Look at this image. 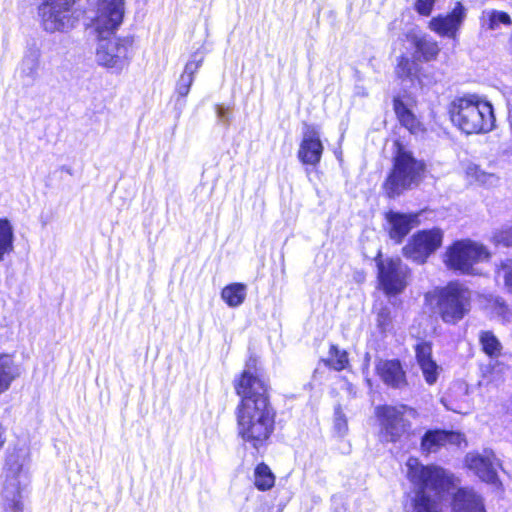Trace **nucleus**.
<instances>
[{"mask_svg": "<svg viewBox=\"0 0 512 512\" xmlns=\"http://www.w3.org/2000/svg\"><path fill=\"white\" fill-rule=\"evenodd\" d=\"M92 22L99 35L112 33L124 17V0H99L93 11Z\"/></svg>", "mask_w": 512, "mask_h": 512, "instance_id": "13", "label": "nucleus"}, {"mask_svg": "<svg viewBox=\"0 0 512 512\" xmlns=\"http://www.w3.org/2000/svg\"><path fill=\"white\" fill-rule=\"evenodd\" d=\"M324 146L319 130L312 125H305L297 157L304 165L316 166L320 163Z\"/></svg>", "mask_w": 512, "mask_h": 512, "instance_id": "15", "label": "nucleus"}, {"mask_svg": "<svg viewBox=\"0 0 512 512\" xmlns=\"http://www.w3.org/2000/svg\"><path fill=\"white\" fill-rule=\"evenodd\" d=\"M448 113L453 126L466 135L487 134L496 127L492 104L478 94L455 97Z\"/></svg>", "mask_w": 512, "mask_h": 512, "instance_id": "3", "label": "nucleus"}, {"mask_svg": "<svg viewBox=\"0 0 512 512\" xmlns=\"http://www.w3.org/2000/svg\"><path fill=\"white\" fill-rule=\"evenodd\" d=\"M443 241V231L439 228L422 230L415 233L403 247V255L413 262L423 264Z\"/></svg>", "mask_w": 512, "mask_h": 512, "instance_id": "11", "label": "nucleus"}, {"mask_svg": "<svg viewBox=\"0 0 512 512\" xmlns=\"http://www.w3.org/2000/svg\"><path fill=\"white\" fill-rule=\"evenodd\" d=\"M74 3L75 0H43L39 15L44 30L50 33L72 30L80 16Z\"/></svg>", "mask_w": 512, "mask_h": 512, "instance_id": "9", "label": "nucleus"}, {"mask_svg": "<svg viewBox=\"0 0 512 512\" xmlns=\"http://www.w3.org/2000/svg\"><path fill=\"white\" fill-rule=\"evenodd\" d=\"M193 82H194V78H192V76L185 75L182 73L176 83L175 91H176L177 95L180 97L187 96Z\"/></svg>", "mask_w": 512, "mask_h": 512, "instance_id": "39", "label": "nucleus"}, {"mask_svg": "<svg viewBox=\"0 0 512 512\" xmlns=\"http://www.w3.org/2000/svg\"><path fill=\"white\" fill-rule=\"evenodd\" d=\"M29 466L30 453L27 447L14 448L8 453L2 491L3 512H23L21 493L28 484Z\"/></svg>", "mask_w": 512, "mask_h": 512, "instance_id": "4", "label": "nucleus"}, {"mask_svg": "<svg viewBox=\"0 0 512 512\" xmlns=\"http://www.w3.org/2000/svg\"><path fill=\"white\" fill-rule=\"evenodd\" d=\"M21 375V367L10 354H0V394L6 392Z\"/></svg>", "mask_w": 512, "mask_h": 512, "instance_id": "23", "label": "nucleus"}, {"mask_svg": "<svg viewBox=\"0 0 512 512\" xmlns=\"http://www.w3.org/2000/svg\"><path fill=\"white\" fill-rule=\"evenodd\" d=\"M465 18L466 9L457 2L450 13L433 17L429 22V28L440 36L455 39Z\"/></svg>", "mask_w": 512, "mask_h": 512, "instance_id": "16", "label": "nucleus"}, {"mask_svg": "<svg viewBox=\"0 0 512 512\" xmlns=\"http://www.w3.org/2000/svg\"><path fill=\"white\" fill-rule=\"evenodd\" d=\"M465 442L464 435L459 432L445 430H429L421 440V450L425 454L435 453L442 446L452 444L460 446Z\"/></svg>", "mask_w": 512, "mask_h": 512, "instance_id": "17", "label": "nucleus"}, {"mask_svg": "<svg viewBox=\"0 0 512 512\" xmlns=\"http://www.w3.org/2000/svg\"><path fill=\"white\" fill-rule=\"evenodd\" d=\"M480 342H481L483 351L490 357L497 356L500 353L501 344L492 332H490V331L481 332Z\"/></svg>", "mask_w": 512, "mask_h": 512, "instance_id": "32", "label": "nucleus"}, {"mask_svg": "<svg viewBox=\"0 0 512 512\" xmlns=\"http://www.w3.org/2000/svg\"><path fill=\"white\" fill-rule=\"evenodd\" d=\"M376 371L387 386L399 389L406 385L405 372L398 360H380Z\"/></svg>", "mask_w": 512, "mask_h": 512, "instance_id": "19", "label": "nucleus"}, {"mask_svg": "<svg viewBox=\"0 0 512 512\" xmlns=\"http://www.w3.org/2000/svg\"><path fill=\"white\" fill-rule=\"evenodd\" d=\"M216 114H217V118L220 122L224 123V124H228L229 123V109L222 106V105H217L216 106Z\"/></svg>", "mask_w": 512, "mask_h": 512, "instance_id": "43", "label": "nucleus"}, {"mask_svg": "<svg viewBox=\"0 0 512 512\" xmlns=\"http://www.w3.org/2000/svg\"><path fill=\"white\" fill-rule=\"evenodd\" d=\"M39 67L40 54L38 51H29L23 56L17 68V74L24 85L28 86L36 81Z\"/></svg>", "mask_w": 512, "mask_h": 512, "instance_id": "22", "label": "nucleus"}, {"mask_svg": "<svg viewBox=\"0 0 512 512\" xmlns=\"http://www.w3.org/2000/svg\"><path fill=\"white\" fill-rule=\"evenodd\" d=\"M329 354L328 363L333 369L340 371L348 364L347 352L340 350L337 346L332 345Z\"/></svg>", "mask_w": 512, "mask_h": 512, "instance_id": "35", "label": "nucleus"}, {"mask_svg": "<svg viewBox=\"0 0 512 512\" xmlns=\"http://www.w3.org/2000/svg\"><path fill=\"white\" fill-rule=\"evenodd\" d=\"M378 278L384 292L390 295L401 293L407 286L409 268L400 258H377Z\"/></svg>", "mask_w": 512, "mask_h": 512, "instance_id": "12", "label": "nucleus"}, {"mask_svg": "<svg viewBox=\"0 0 512 512\" xmlns=\"http://www.w3.org/2000/svg\"><path fill=\"white\" fill-rule=\"evenodd\" d=\"M452 512H486L482 497L473 489L460 488L453 496Z\"/></svg>", "mask_w": 512, "mask_h": 512, "instance_id": "20", "label": "nucleus"}, {"mask_svg": "<svg viewBox=\"0 0 512 512\" xmlns=\"http://www.w3.org/2000/svg\"><path fill=\"white\" fill-rule=\"evenodd\" d=\"M423 171L424 164L421 161L416 160L410 152L399 149L394 158L393 170L385 182L388 196H398L417 184Z\"/></svg>", "mask_w": 512, "mask_h": 512, "instance_id": "6", "label": "nucleus"}, {"mask_svg": "<svg viewBox=\"0 0 512 512\" xmlns=\"http://www.w3.org/2000/svg\"><path fill=\"white\" fill-rule=\"evenodd\" d=\"M414 45L416 53L422 57L424 61L435 59L440 51L437 42L425 37H414Z\"/></svg>", "mask_w": 512, "mask_h": 512, "instance_id": "27", "label": "nucleus"}, {"mask_svg": "<svg viewBox=\"0 0 512 512\" xmlns=\"http://www.w3.org/2000/svg\"><path fill=\"white\" fill-rule=\"evenodd\" d=\"M241 402L236 409L237 435L246 445L258 450L274 430L275 411L269 403L265 383L249 369L235 385Z\"/></svg>", "mask_w": 512, "mask_h": 512, "instance_id": "1", "label": "nucleus"}, {"mask_svg": "<svg viewBox=\"0 0 512 512\" xmlns=\"http://www.w3.org/2000/svg\"><path fill=\"white\" fill-rule=\"evenodd\" d=\"M407 478L414 488V512H447L445 494L453 486V475L437 465H423L418 458L406 462Z\"/></svg>", "mask_w": 512, "mask_h": 512, "instance_id": "2", "label": "nucleus"}, {"mask_svg": "<svg viewBox=\"0 0 512 512\" xmlns=\"http://www.w3.org/2000/svg\"><path fill=\"white\" fill-rule=\"evenodd\" d=\"M377 326L382 333L389 331L392 327V319L390 309L387 307L381 308L377 313Z\"/></svg>", "mask_w": 512, "mask_h": 512, "instance_id": "38", "label": "nucleus"}, {"mask_svg": "<svg viewBox=\"0 0 512 512\" xmlns=\"http://www.w3.org/2000/svg\"><path fill=\"white\" fill-rule=\"evenodd\" d=\"M488 308L490 313L502 322H509L511 320L512 312L505 301L500 297L491 299Z\"/></svg>", "mask_w": 512, "mask_h": 512, "instance_id": "31", "label": "nucleus"}, {"mask_svg": "<svg viewBox=\"0 0 512 512\" xmlns=\"http://www.w3.org/2000/svg\"><path fill=\"white\" fill-rule=\"evenodd\" d=\"M394 109L401 124L410 132H416L418 121L413 113L399 100H395Z\"/></svg>", "mask_w": 512, "mask_h": 512, "instance_id": "30", "label": "nucleus"}, {"mask_svg": "<svg viewBox=\"0 0 512 512\" xmlns=\"http://www.w3.org/2000/svg\"><path fill=\"white\" fill-rule=\"evenodd\" d=\"M425 301L433 306L445 324L456 325L471 309V293L462 284L451 282L425 294Z\"/></svg>", "mask_w": 512, "mask_h": 512, "instance_id": "5", "label": "nucleus"}, {"mask_svg": "<svg viewBox=\"0 0 512 512\" xmlns=\"http://www.w3.org/2000/svg\"><path fill=\"white\" fill-rule=\"evenodd\" d=\"M508 121H509L510 126L512 128V103H509Z\"/></svg>", "mask_w": 512, "mask_h": 512, "instance_id": "44", "label": "nucleus"}, {"mask_svg": "<svg viewBox=\"0 0 512 512\" xmlns=\"http://www.w3.org/2000/svg\"><path fill=\"white\" fill-rule=\"evenodd\" d=\"M417 362L422 370L425 381L429 385L436 383L439 374V366L432 359V348L429 343L423 342L416 346Z\"/></svg>", "mask_w": 512, "mask_h": 512, "instance_id": "21", "label": "nucleus"}, {"mask_svg": "<svg viewBox=\"0 0 512 512\" xmlns=\"http://www.w3.org/2000/svg\"><path fill=\"white\" fill-rule=\"evenodd\" d=\"M465 466L479 479L488 484H497L498 459L491 450L469 452L464 459Z\"/></svg>", "mask_w": 512, "mask_h": 512, "instance_id": "14", "label": "nucleus"}, {"mask_svg": "<svg viewBox=\"0 0 512 512\" xmlns=\"http://www.w3.org/2000/svg\"><path fill=\"white\" fill-rule=\"evenodd\" d=\"M417 71V64L414 61L405 56L400 57L396 68L399 77L413 79L417 76Z\"/></svg>", "mask_w": 512, "mask_h": 512, "instance_id": "34", "label": "nucleus"}, {"mask_svg": "<svg viewBox=\"0 0 512 512\" xmlns=\"http://www.w3.org/2000/svg\"><path fill=\"white\" fill-rule=\"evenodd\" d=\"M502 271L504 272V282L507 289L512 292V259L507 260L502 265Z\"/></svg>", "mask_w": 512, "mask_h": 512, "instance_id": "42", "label": "nucleus"}, {"mask_svg": "<svg viewBox=\"0 0 512 512\" xmlns=\"http://www.w3.org/2000/svg\"><path fill=\"white\" fill-rule=\"evenodd\" d=\"M334 429L339 436L346 435V433L348 431L347 419L340 407L335 408Z\"/></svg>", "mask_w": 512, "mask_h": 512, "instance_id": "37", "label": "nucleus"}, {"mask_svg": "<svg viewBox=\"0 0 512 512\" xmlns=\"http://www.w3.org/2000/svg\"><path fill=\"white\" fill-rule=\"evenodd\" d=\"M14 233L7 219H0V262L13 250Z\"/></svg>", "mask_w": 512, "mask_h": 512, "instance_id": "28", "label": "nucleus"}, {"mask_svg": "<svg viewBox=\"0 0 512 512\" xmlns=\"http://www.w3.org/2000/svg\"><path fill=\"white\" fill-rule=\"evenodd\" d=\"M221 298L229 307H238L246 298V286L242 283L229 284L222 289Z\"/></svg>", "mask_w": 512, "mask_h": 512, "instance_id": "25", "label": "nucleus"}, {"mask_svg": "<svg viewBox=\"0 0 512 512\" xmlns=\"http://www.w3.org/2000/svg\"><path fill=\"white\" fill-rule=\"evenodd\" d=\"M483 28L489 30H497L501 25L510 26L512 21L510 16L503 11L498 10H484L480 18Z\"/></svg>", "mask_w": 512, "mask_h": 512, "instance_id": "24", "label": "nucleus"}, {"mask_svg": "<svg viewBox=\"0 0 512 512\" xmlns=\"http://www.w3.org/2000/svg\"><path fill=\"white\" fill-rule=\"evenodd\" d=\"M434 3L435 0H416L415 9L419 14L429 16L432 12Z\"/></svg>", "mask_w": 512, "mask_h": 512, "instance_id": "40", "label": "nucleus"}, {"mask_svg": "<svg viewBox=\"0 0 512 512\" xmlns=\"http://www.w3.org/2000/svg\"><path fill=\"white\" fill-rule=\"evenodd\" d=\"M509 50H510V52L512 54V32H511V36L509 38Z\"/></svg>", "mask_w": 512, "mask_h": 512, "instance_id": "45", "label": "nucleus"}, {"mask_svg": "<svg viewBox=\"0 0 512 512\" xmlns=\"http://www.w3.org/2000/svg\"><path fill=\"white\" fill-rule=\"evenodd\" d=\"M203 60V53H200L199 51L193 53L191 55L190 60L186 63L184 67L183 74L192 76V78H194V75L197 73V71L199 70L203 63Z\"/></svg>", "mask_w": 512, "mask_h": 512, "instance_id": "36", "label": "nucleus"}, {"mask_svg": "<svg viewBox=\"0 0 512 512\" xmlns=\"http://www.w3.org/2000/svg\"><path fill=\"white\" fill-rule=\"evenodd\" d=\"M441 402L443 405L453 412L459 413V414H466L467 413V406L464 405V403H453L449 398L443 397Z\"/></svg>", "mask_w": 512, "mask_h": 512, "instance_id": "41", "label": "nucleus"}, {"mask_svg": "<svg viewBox=\"0 0 512 512\" xmlns=\"http://www.w3.org/2000/svg\"><path fill=\"white\" fill-rule=\"evenodd\" d=\"M408 412L413 413L414 411L405 405H384L376 408V416L380 422L381 441L395 443L408 432L410 422L405 418Z\"/></svg>", "mask_w": 512, "mask_h": 512, "instance_id": "10", "label": "nucleus"}, {"mask_svg": "<svg viewBox=\"0 0 512 512\" xmlns=\"http://www.w3.org/2000/svg\"><path fill=\"white\" fill-rule=\"evenodd\" d=\"M466 174L470 180L487 187L496 186L499 182L498 176L484 171L476 164H469L466 168Z\"/></svg>", "mask_w": 512, "mask_h": 512, "instance_id": "26", "label": "nucleus"}, {"mask_svg": "<svg viewBox=\"0 0 512 512\" xmlns=\"http://www.w3.org/2000/svg\"><path fill=\"white\" fill-rule=\"evenodd\" d=\"M492 241L495 245L504 247L512 246V223L505 224L496 229L492 234Z\"/></svg>", "mask_w": 512, "mask_h": 512, "instance_id": "33", "label": "nucleus"}, {"mask_svg": "<svg viewBox=\"0 0 512 512\" xmlns=\"http://www.w3.org/2000/svg\"><path fill=\"white\" fill-rule=\"evenodd\" d=\"M489 257L490 253L484 245L464 239L455 241L446 249L443 262L450 270L470 274L474 264L485 261Z\"/></svg>", "mask_w": 512, "mask_h": 512, "instance_id": "8", "label": "nucleus"}, {"mask_svg": "<svg viewBox=\"0 0 512 512\" xmlns=\"http://www.w3.org/2000/svg\"><path fill=\"white\" fill-rule=\"evenodd\" d=\"M388 233L392 240L401 243L413 227L419 224L418 214L390 211L386 214Z\"/></svg>", "mask_w": 512, "mask_h": 512, "instance_id": "18", "label": "nucleus"}, {"mask_svg": "<svg viewBox=\"0 0 512 512\" xmlns=\"http://www.w3.org/2000/svg\"><path fill=\"white\" fill-rule=\"evenodd\" d=\"M275 482V477L271 472L270 468L261 463L257 465L254 472V484L255 486L262 491L268 490L273 487Z\"/></svg>", "mask_w": 512, "mask_h": 512, "instance_id": "29", "label": "nucleus"}, {"mask_svg": "<svg viewBox=\"0 0 512 512\" xmlns=\"http://www.w3.org/2000/svg\"><path fill=\"white\" fill-rule=\"evenodd\" d=\"M99 36L95 55L96 62L113 73H121L132 59L133 38L129 36L113 38Z\"/></svg>", "mask_w": 512, "mask_h": 512, "instance_id": "7", "label": "nucleus"}]
</instances>
